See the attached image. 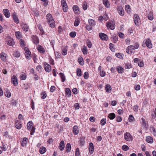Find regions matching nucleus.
<instances>
[{"label":"nucleus","instance_id":"a211bd4d","mask_svg":"<svg viewBox=\"0 0 156 156\" xmlns=\"http://www.w3.org/2000/svg\"><path fill=\"white\" fill-rule=\"evenodd\" d=\"M3 12L5 16L7 18H9L10 16V14L9 13V10L7 9H4Z\"/></svg>","mask_w":156,"mask_h":156},{"label":"nucleus","instance_id":"338daca9","mask_svg":"<svg viewBox=\"0 0 156 156\" xmlns=\"http://www.w3.org/2000/svg\"><path fill=\"white\" fill-rule=\"evenodd\" d=\"M151 130L153 131V133L154 136H156V131L155 129L153 127L152 128Z\"/></svg>","mask_w":156,"mask_h":156},{"label":"nucleus","instance_id":"ea45409f","mask_svg":"<svg viewBox=\"0 0 156 156\" xmlns=\"http://www.w3.org/2000/svg\"><path fill=\"white\" fill-rule=\"evenodd\" d=\"M112 40L114 42H116L118 41V37L115 35H113L112 37Z\"/></svg>","mask_w":156,"mask_h":156},{"label":"nucleus","instance_id":"49530a36","mask_svg":"<svg viewBox=\"0 0 156 156\" xmlns=\"http://www.w3.org/2000/svg\"><path fill=\"white\" fill-rule=\"evenodd\" d=\"M76 73L78 76H81V71L80 69H77Z\"/></svg>","mask_w":156,"mask_h":156},{"label":"nucleus","instance_id":"8fccbe9b","mask_svg":"<svg viewBox=\"0 0 156 156\" xmlns=\"http://www.w3.org/2000/svg\"><path fill=\"white\" fill-rule=\"evenodd\" d=\"M106 122V120L105 119H103L101 121V123L102 126L105 125Z\"/></svg>","mask_w":156,"mask_h":156},{"label":"nucleus","instance_id":"09e8293b","mask_svg":"<svg viewBox=\"0 0 156 156\" xmlns=\"http://www.w3.org/2000/svg\"><path fill=\"white\" fill-rule=\"evenodd\" d=\"M41 95L42 96L41 98L42 99L45 98L47 96L46 94L44 92H43Z\"/></svg>","mask_w":156,"mask_h":156},{"label":"nucleus","instance_id":"72a5a7b5","mask_svg":"<svg viewBox=\"0 0 156 156\" xmlns=\"http://www.w3.org/2000/svg\"><path fill=\"white\" fill-rule=\"evenodd\" d=\"M46 151V148L43 147H41L39 150V152L41 154H43Z\"/></svg>","mask_w":156,"mask_h":156},{"label":"nucleus","instance_id":"393cba45","mask_svg":"<svg viewBox=\"0 0 156 156\" xmlns=\"http://www.w3.org/2000/svg\"><path fill=\"white\" fill-rule=\"evenodd\" d=\"M146 140L147 142L150 143H152L153 142V138L149 136L146 137Z\"/></svg>","mask_w":156,"mask_h":156},{"label":"nucleus","instance_id":"de8ad7c7","mask_svg":"<svg viewBox=\"0 0 156 156\" xmlns=\"http://www.w3.org/2000/svg\"><path fill=\"white\" fill-rule=\"evenodd\" d=\"M75 154L76 156H80V154L79 152V149L78 148H77L76 149Z\"/></svg>","mask_w":156,"mask_h":156},{"label":"nucleus","instance_id":"5fc2aeb1","mask_svg":"<svg viewBox=\"0 0 156 156\" xmlns=\"http://www.w3.org/2000/svg\"><path fill=\"white\" fill-rule=\"evenodd\" d=\"M140 86L139 85H136L134 86V88L136 90H139L140 89Z\"/></svg>","mask_w":156,"mask_h":156},{"label":"nucleus","instance_id":"bb28decb","mask_svg":"<svg viewBox=\"0 0 156 156\" xmlns=\"http://www.w3.org/2000/svg\"><path fill=\"white\" fill-rule=\"evenodd\" d=\"M13 20L14 21L17 23H18L19 21L18 17L16 15L15 13H14L13 14Z\"/></svg>","mask_w":156,"mask_h":156},{"label":"nucleus","instance_id":"680f3d73","mask_svg":"<svg viewBox=\"0 0 156 156\" xmlns=\"http://www.w3.org/2000/svg\"><path fill=\"white\" fill-rule=\"evenodd\" d=\"M87 4L84 3L83 5V8L84 10H86L87 9Z\"/></svg>","mask_w":156,"mask_h":156},{"label":"nucleus","instance_id":"c85d7f7f","mask_svg":"<svg viewBox=\"0 0 156 156\" xmlns=\"http://www.w3.org/2000/svg\"><path fill=\"white\" fill-rule=\"evenodd\" d=\"M105 89L107 92H110L112 89L111 86L109 84H107L105 87Z\"/></svg>","mask_w":156,"mask_h":156},{"label":"nucleus","instance_id":"b1692460","mask_svg":"<svg viewBox=\"0 0 156 156\" xmlns=\"http://www.w3.org/2000/svg\"><path fill=\"white\" fill-rule=\"evenodd\" d=\"M22 26V28L23 29V30L25 31H28V27L27 25V24L25 23H23L21 25Z\"/></svg>","mask_w":156,"mask_h":156},{"label":"nucleus","instance_id":"a19ab883","mask_svg":"<svg viewBox=\"0 0 156 156\" xmlns=\"http://www.w3.org/2000/svg\"><path fill=\"white\" fill-rule=\"evenodd\" d=\"M79 19H76L74 22V25L75 26L77 27L79 25Z\"/></svg>","mask_w":156,"mask_h":156},{"label":"nucleus","instance_id":"3c124183","mask_svg":"<svg viewBox=\"0 0 156 156\" xmlns=\"http://www.w3.org/2000/svg\"><path fill=\"white\" fill-rule=\"evenodd\" d=\"M122 148L123 150L126 151L128 150L129 147L127 146L124 145L122 147Z\"/></svg>","mask_w":156,"mask_h":156},{"label":"nucleus","instance_id":"aec40b11","mask_svg":"<svg viewBox=\"0 0 156 156\" xmlns=\"http://www.w3.org/2000/svg\"><path fill=\"white\" fill-rule=\"evenodd\" d=\"M27 140L28 139L27 138L24 137L23 138L22 142L21 143V145L23 147H25L26 146Z\"/></svg>","mask_w":156,"mask_h":156},{"label":"nucleus","instance_id":"ddd939ff","mask_svg":"<svg viewBox=\"0 0 156 156\" xmlns=\"http://www.w3.org/2000/svg\"><path fill=\"white\" fill-rule=\"evenodd\" d=\"M0 58L2 61L5 62H6V58L7 56V54L4 52H2L0 54Z\"/></svg>","mask_w":156,"mask_h":156},{"label":"nucleus","instance_id":"7ed1b4c3","mask_svg":"<svg viewBox=\"0 0 156 156\" xmlns=\"http://www.w3.org/2000/svg\"><path fill=\"white\" fill-rule=\"evenodd\" d=\"M33 123L32 121H30L29 122L27 125L28 129L30 130V134L31 135L34 134V133L35 132V128L33 126Z\"/></svg>","mask_w":156,"mask_h":156},{"label":"nucleus","instance_id":"473e14b6","mask_svg":"<svg viewBox=\"0 0 156 156\" xmlns=\"http://www.w3.org/2000/svg\"><path fill=\"white\" fill-rule=\"evenodd\" d=\"M142 125L145 128H147L148 127L147 122L146 121L145 119L144 118H142Z\"/></svg>","mask_w":156,"mask_h":156},{"label":"nucleus","instance_id":"603ef678","mask_svg":"<svg viewBox=\"0 0 156 156\" xmlns=\"http://www.w3.org/2000/svg\"><path fill=\"white\" fill-rule=\"evenodd\" d=\"M83 76L84 78L87 79L89 77V74L88 72H85L83 75Z\"/></svg>","mask_w":156,"mask_h":156},{"label":"nucleus","instance_id":"6e6552de","mask_svg":"<svg viewBox=\"0 0 156 156\" xmlns=\"http://www.w3.org/2000/svg\"><path fill=\"white\" fill-rule=\"evenodd\" d=\"M134 21L136 25L138 26L140 24V19L137 15H135L134 16Z\"/></svg>","mask_w":156,"mask_h":156},{"label":"nucleus","instance_id":"e433bc0d","mask_svg":"<svg viewBox=\"0 0 156 156\" xmlns=\"http://www.w3.org/2000/svg\"><path fill=\"white\" fill-rule=\"evenodd\" d=\"M78 60L79 63L80 65L81 66H83V60L82 57H80V58H78Z\"/></svg>","mask_w":156,"mask_h":156},{"label":"nucleus","instance_id":"37998d69","mask_svg":"<svg viewBox=\"0 0 156 156\" xmlns=\"http://www.w3.org/2000/svg\"><path fill=\"white\" fill-rule=\"evenodd\" d=\"M128 119L129 122H132L134 120V118L132 115H130L129 116Z\"/></svg>","mask_w":156,"mask_h":156},{"label":"nucleus","instance_id":"a18cd8bd","mask_svg":"<svg viewBox=\"0 0 156 156\" xmlns=\"http://www.w3.org/2000/svg\"><path fill=\"white\" fill-rule=\"evenodd\" d=\"M82 52L84 54L86 55L87 53V48L86 47H84L82 49Z\"/></svg>","mask_w":156,"mask_h":156},{"label":"nucleus","instance_id":"f03ea898","mask_svg":"<svg viewBox=\"0 0 156 156\" xmlns=\"http://www.w3.org/2000/svg\"><path fill=\"white\" fill-rule=\"evenodd\" d=\"M46 19L50 27L51 28H54L55 26V24L52 15L50 13L48 14L46 16Z\"/></svg>","mask_w":156,"mask_h":156},{"label":"nucleus","instance_id":"052dcab7","mask_svg":"<svg viewBox=\"0 0 156 156\" xmlns=\"http://www.w3.org/2000/svg\"><path fill=\"white\" fill-rule=\"evenodd\" d=\"M122 118L120 116H117L116 117V121L117 122H121L122 121Z\"/></svg>","mask_w":156,"mask_h":156},{"label":"nucleus","instance_id":"20e7f679","mask_svg":"<svg viewBox=\"0 0 156 156\" xmlns=\"http://www.w3.org/2000/svg\"><path fill=\"white\" fill-rule=\"evenodd\" d=\"M62 5L64 12H66L68 10L66 0H62Z\"/></svg>","mask_w":156,"mask_h":156},{"label":"nucleus","instance_id":"dca6fc26","mask_svg":"<svg viewBox=\"0 0 156 156\" xmlns=\"http://www.w3.org/2000/svg\"><path fill=\"white\" fill-rule=\"evenodd\" d=\"M99 36L101 39L102 40H107V36L105 34L100 33L99 34Z\"/></svg>","mask_w":156,"mask_h":156},{"label":"nucleus","instance_id":"a878e982","mask_svg":"<svg viewBox=\"0 0 156 156\" xmlns=\"http://www.w3.org/2000/svg\"><path fill=\"white\" fill-rule=\"evenodd\" d=\"M73 9L75 13H79L80 12L79 8L77 5H73Z\"/></svg>","mask_w":156,"mask_h":156},{"label":"nucleus","instance_id":"cd10ccee","mask_svg":"<svg viewBox=\"0 0 156 156\" xmlns=\"http://www.w3.org/2000/svg\"><path fill=\"white\" fill-rule=\"evenodd\" d=\"M27 78V75L25 73L22 72L20 76V78L21 80H24L26 79Z\"/></svg>","mask_w":156,"mask_h":156},{"label":"nucleus","instance_id":"9d476101","mask_svg":"<svg viewBox=\"0 0 156 156\" xmlns=\"http://www.w3.org/2000/svg\"><path fill=\"white\" fill-rule=\"evenodd\" d=\"M11 82L14 86H16L18 83L17 79L15 76H13L11 78Z\"/></svg>","mask_w":156,"mask_h":156},{"label":"nucleus","instance_id":"774afa93","mask_svg":"<svg viewBox=\"0 0 156 156\" xmlns=\"http://www.w3.org/2000/svg\"><path fill=\"white\" fill-rule=\"evenodd\" d=\"M152 115L153 118H156V108L155 109L154 114H152Z\"/></svg>","mask_w":156,"mask_h":156},{"label":"nucleus","instance_id":"4be33fe9","mask_svg":"<svg viewBox=\"0 0 156 156\" xmlns=\"http://www.w3.org/2000/svg\"><path fill=\"white\" fill-rule=\"evenodd\" d=\"M64 142L63 140H62L59 144V149L61 151H63L64 150Z\"/></svg>","mask_w":156,"mask_h":156},{"label":"nucleus","instance_id":"13d9d810","mask_svg":"<svg viewBox=\"0 0 156 156\" xmlns=\"http://www.w3.org/2000/svg\"><path fill=\"white\" fill-rule=\"evenodd\" d=\"M67 54V50L66 49H64L62 52V54L63 55H66Z\"/></svg>","mask_w":156,"mask_h":156},{"label":"nucleus","instance_id":"c03bdc74","mask_svg":"<svg viewBox=\"0 0 156 156\" xmlns=\"http://www.w3.org/2000/svg\"><path fill=\"white\" fill-rule=\"evenodd\" d=\"M5 94L7 97L9 98L11 96V93L9 91H6L5 92Z\"/></svg>","mask_w":156,"mask_h":156},{"label":"nucleus","instance_id":"7c9ffc66","mask_svg":"<svg viewBox=\"0 0 156 156\" xmlns=\"http://www.w3.org/2000/svg\"><path fill=\"white\" fill-rule=\"evenodd\" d=\"M125 9L127 12L129 13L131 12V9L129 5H126L125 6Z\"/></svg>","mask_w":156,"mask_h":156},{"label":"nucleus","instance_id":"423d86ee","mask_svg":"<svg viewBox=\"0 0 156 156\" xmlns=\"http://www.w3.org/2000/svg\"><path fill=\"white\" fill-rule=\"evenodd\" d=\"M124 137L126 141H131L132 140V136L129 133H125Z\"/></svg>","mask_w":156,"mask_h":156},{"label":"nucleus","instance_id":"69168bd1","mask_svg":"<svg viewBox=\"0 0 156 156\" xmlns=\"http://www.w3.org/2000/svg\"><path fill=\"white\" fill-rule=\"evenodd\" d=\"M74 107L76 109H78L79 108L80 106L78 103H76L75 104Z\"/></svg>","mask_w":156,"mask_h":156},{"label":"nucleus","instance_id":"f8f14e48","mask_svg":"<svg viewBox=\"0 0 156 156\" xmlns=\"http://www.w3.org/2000/svg\"><path fill=\"white\" fill-rule=\"evenodd\" d=\"M117 10L121 16H123L124 15V12L122 7L121 6H118Z\"/></svg>","mask_w":156,"mask_h":156},{"label":"nucleus","instance_id":"f257e3e1","mask_svg":"<svg viewBox=\"0 0 156 156\" xmlns=\"http://www.w3.org/2000/svg\"><path fill=\"white\" fill-rule=\"evenodd\" d=\"M20 46L23 50L26 58L28 59H30L31 58V53L26 43L22 39H20Z\"/></svg>","mask_w":156,"mask_h":156},{"label":"nucleus","instance_id":"2f4dec72","mask_svg":"<svg viewBox=\"0 0 156 156\" xmlns=\"http://www.w3.org/2000/svg\"><path fill=\"white\" fill-rule=\"evenodd\" d=\"M103 4L107 8L109 7L110 4L108 0H103Z\"/></svg>","mask_w":156,"mask_h":156},{"label":"nucleus","instance_id":"5701e85b","mask_svg":"<svg viewBox=\"0 0 156 156\" xmlns=\"http://www.w3.org/2000/svg\"><path fill=\"white\" fill-rule=\"evenodd\" d=\"M117 70L119 73H122L124 72V69L121 66H118L116 68Z\"/></svg>","mask_w":156,"mask_h":156},{"label":"nucleus","instance_id":"f3484780","mask_svg":"<svg viewBox=\"0 0 156 156\" xmlns=\"http://www.w3.org/2000/svg\"><path fill=\"white\" fill-rule=\"evenodd\" d=\"M145 43L147 46L149 48H151L152 47V45L151 43V41L149 39H147L146 40Z\"/></svg>","mask_w":156,"mask_h":156},{"label":"nucleus","instance_id":"0e129e2a","mask_svg":"<svg viewBox=\"0 0 156 156\" xmlns=\"http://www.w3.org/2000/svg\"><path fill=\"white\" fill-rule=\"evenodd\" d=\"M100 75L101 76L104 77L105 75V73L104 71H101L100 72Z\"/></svg>","mask_w":156,"mask_h":156},{"label":"nucleus","instance_id":"79ce46f5","mask_svg":"<svg viewBox=\"0 0 156 156\" xmlns=\"http://www.w3.org/2000/svg\"><path fill=\"white\" fill-rule=\"evenodd\" d=\"M20 122L19 121L17 120L15 122V126L18 129H20V124H19Z\"/></svg>","mask_w":156,"mask_h":156},{"label":"nucleus","instance_id":"4c0bfd02","mask_svg":"<svg viewBox=\"0 0 156 156\" xmlns=\"http://www.w3.org/2000/svg\"><path fill=\"white\" fill-rule=\"evenodd\" d=\"M59 75L62 79V82H64L66 80L65 76L64 74L62 73H59Z\"/></svg>","mask_w":156,"mask_h":156},{"label":"nucleus","instance_id":"e2e57ef3","mask_svg":"<svg viewBox=\"0 0 156 156\" xmlns=\"http://www.w3.org/2000/svg\"><path fill=\"white\" fill-rule=\"evenodd\" d=\"M15 35L16 37L18 39H20V32L19 31L16 32Z\"/></svg>","mask_w":156,"mask_h":156},{"label":"nucleus","instance_id":"f704fd0d","mask_svg":"<svg viewBox=\"0 0 156 156\" xmlns=\"http://www.w3.org/2000/svg\"><path fill=\"white\" fill-rule=\"evenodd\" d=\"M88 22L90 26H94L95 25V22L94 21L91 19H89L88 20Z\"/></svg>","mask_w":156,"mask_h":156},{"label":"nucleus","instance_id":"4d7b16f0","mask_svg":"<svg viewBox=\"0 0 156 156\" xmlns=\"http://www.w3.org/2000/svg\"><path fill=\"white\" fill-rule=\"evenodd\" d=\"M112 43H110L109 44V48L112 51H114L115 50V49L113 48L112 46Z\"/></svg>","mask_w":156,"mask_h":156},{"label":"nucleus","instance_id":"412c9836","mask_svg":"<svg viewBox=\"0 0 156 156\" xmlns=\"http://www.w3.org/2000/svg\"><path fill=\"white\" fill-rule=\"evenodd\" d=\"M37 49L38 51L41 53H43L45 52L44 49L41 45L38 46V47L37 48Z\"/></svg>","mask_w":156,"mask_h":156},{"label":"nucleus","instance_id":"9b49d317","mask_svg":"<svg viewBox=\"0 0 156 156\" xmlns=\"http://www.w3.org/2000/svg\"><path fill=\"white\" fill-rule=\"evenodd\" d=\"M32 41L34 44H37L39 42L38 38L36 36L33 35L32 36Z\"/></svg>","mask_w":156,"mask_h":156},{"label":"nucleus","instance_id":"2eb2a0df","mask_svg":"<svg viewBox=\"0 0 156 156\" xmlns=\"http://www.w3.org/2000/svg\"><path fill=\"white\" fill-rule=\"evenodd\" d=\"M134 49V47L133 45H130L128 46L126 50L127 53L130 54L132 52L133 50Z\"/></svg>","mask_w":156,"mask_h":156},{"label":"nucleus","instance_id":"0eeeda50","mask_svg":"<svg viewBox=\"0 0 156 156\" xmlns=\"http://www.w3.org/2000/svg\"><path fill=\"white\" fill-rule=\"evenodd\" d=\"M106 26L108 28H110L112 30L114 29L115 28V24L114 22H109L107 23Z\"/></svg>","mask_w":156,"mask_h":156},{"label":"nucleus","instance_id":"c756f323","mask_svg":"<svg viewBox=\"0 0 156 156\" xmlns=\"http://www.w3.org/2000/svg\"><path fill=\"white\" fill-rule=\"evenodd\" d=\"M71 149V145L69 143H68L66 147V151L67 152H69Z\"/></svg>","mask_w":156,"mask_h":156},{"label":"nucleus","instance_id":"4468645a","mask_svg":"<svg viewBox=\"0 0 156 156\" xmlns=\"http://www.w3.org/2000/svg\"><path fill=\"white\" fill-rule=\"evenodd\" d=\"M89 150L90 154H92L94 152V147L92 143H90L89 144Z\"/></svg>","mask_w":156,"mask_h":156},{"label":"nucleus","instance_id":"58836bf2","mask_svg":"<svg viewBox=\"0 0 156 156\" xmlns=\"http://www.w3.org/2000/svg\"><path fill=\"white\" fill-rule=\"evenodd\" d=\"M66 94L67 95H68V97H69L71 95V92L69 88H67L66 89Z\"/></svg>","mask_w":156,"mask_h":156},{"label":"nucleus","instance_id":"6e6d98bb","mask_svg":"<svg viewBox=\"0 0 156 156\" xmlns=\"http://www.w3.org/2000/svg\"><path fill=\"white\" fill-rule=\"evenodd\" d=\"M69 35H70V36L71 37H74L76 35V34L75 32H72L70 33Z\"/></svg>","mask_w":156,"mask_h":156},{"label":"nucleus","instance_id":"c9c22d12","mask_svg":"<svg viewBox=\"0 0 156 156\" xmlns=\"http://www.w3.org/2000/svg\"><path fill=\"white\" fill-rule=\"evenodd\" d=\"M111 119H113L115 117V115L114 113H110L109 114L108 116Z\"/></svg>","mask_w":156,"mask_h":156},{"label":"nucleus","instance_id":"bf43d9fd","mask_svg":"<svg viewBox=\"0 0 156 156\" xmlns=\"http://www.w3.org/2000/svg\"><path fill=\"white\" fill-rule=\"evenodd\" d=\"M55 87L54 86H52L51 87L50 90L51 92H52L55 90Z\"/></svg>","mask_w":156,"mask_h":156},{"label":"nucleus","instance_id":"864d4df0","mask_svg":"<svg viewBox=\"0 0 156 156\" xmlns=\"http://www.w3.org/2000/svg\"><path fill=\"white\" fill-rule=\"evenodd\" d=\"M148 19L150 20H152L153 19V14L151 13L148 16Z\"/></svg>","mask_w":156,"mask_h":156},{"label":"nucleus","instance_id":"39448f33","mask_svg":"<svg viewBox=\"0 0 156 156\" xmlns=\"http://www.w3.org/2000/svg\"><path fill=\"white\" fill-rule=\"evenodd\" d=\"M6 41L7 44L10 46H12L14 44V42L12 38L10 37H7L6 39Z\"/></svg>","mask_w":156,"mask_h":156},{"label":"nucleus","instance_id":"6ab92c4d","mask_svg":"<svg viewBox=\"0 0 156 156\" xmlns=\"http://www.w3.org/2000/svg\"><path fill=\"white\" fill-rule=\"evenodd\" d=\"M78 128L77 126H75L73 127V132L74 135H77L79 133Z\"/></svg>","mask_w":156,"mask_h":156},{"label":"nucleus","instance_id":"1a4fd4ad","mask_svg":"<svg viewBox=\"0 0 156 156\" xmlns=\"http://www.w3.org/2000/svg\"><path fill=\"white\" fill-rule=\"evenodd\" d=\"M44 69L46 71L49 72L51 71V66L46 62L44 63Z\"/></svg>","mask_w":156,"mask_h":156}]
</instances>
